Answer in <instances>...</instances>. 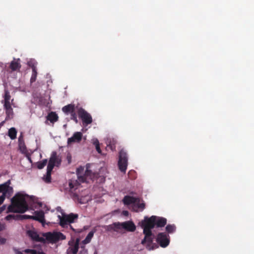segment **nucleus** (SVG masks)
I'll return each mask as SVG.
<instances>
[{"instance_id": "15", "label": "nucleus", "mask_w": 254, "mask_h": 254, "mask_svg": "<svg viewBox=\"0 0 254 254\" xmlns=\"http://www.w3.org/2000/svg\"><path fill=\"white\" fill-rule=\"evenodd\" d=\"M21 67V65L20 64V59H13V60L11 62L9 68L11 69L12 71H16L17 70H19Z\"/></svg>"}, {"instance_id": "26", "label": "nucleus", "mask_w": 254, "mask_h": 254, "mask_svg": "<svg viewBox=\"0 0 254 254\" xmlns=\"http://www.w3.org/2000/svg\"><path fill=\"white\" fill-rule=\"evenodd\" d=\"M37 75V68L36 66L32 67V74L30 78V82L31 83L36 81Z\"/></svg>"}, {"instance_id": "19", "label": "nucleus", "mask_w": 254, "mask_h": 254, "mask_svg": "<svg viewBox=\"0 0 254 254\" xmlns=\"http://www.w3.org/2000/svg\"><path fill=\"white\" fill-rule=\"evenodd\" d=\"M96 232V229L93 228L87 235L85 239L83 241V242L85 244L89 243L91 242L92 238H93L94 233Z\"/></svg>"}, {"instance_id": "14", "label": "nucleus", "mask_w": 254, "mask_h": 254, "mask_svg": "<svg viewBox=\"0 0 254 254\" xmlns=\"http://www.w3.org/2000/svg\"><path fill=\"white\" fill-rule=\"evenodd\" d=\"M123 230L128 232H134L136 229V226L131 221H127L122 222Z\"/></svg>"}, {"instance_id": "10", "label": "nucleus", "mask_w": 254, "mask_h": 254, "mask_svg": "<svg viewBox=\"0 0 254 254\" xmlns=\"http://www.w3.org/2000/svg\"><path fill=\"white\" fill-rule=\"evenodd\" d=\"M157 242L162 248H166L170 243V236L166 232L159 233L157 236Z\"/></svg>"}, {"instance_id": "30", "label": "nucleus", "mask_w": 254, "mask_h": 254, "mask_svg": "<svg viewBox=\"0 0 254 254\" xmlns=\"http://www.w3.org/2000/svg\"><path fill=\"white\" fill-rule=\"evenodd\" d=\"M10 95L9 91L7 90H4V101H10Z\"/></svg>"}, {"instance_id": "37", "label": "nucleus", "mask_w": 254, "mask_h": 254, "mask_svg": "<svg viewBox=\"0 0 254 254\" xmlns=\"http://www.w3.org/2000/svg\"><path fill=\"white\" fill-rule=\"evenodd\" d=\"M93 144L96 146V144H100L99 142L97 139L94 140Z\"/></svg>"}, {"instance_id": "9", "label": "nucleus", "mask_w": 254, "mask_h": 254, "mask_svg": "<svg viewBox=\"0 0 254 254\" xmlns=\"http://www.w3.org/2000/svg\"><path fill=\"white\" fill-rule=\"evenodd\" d=\"M62 111L66 115H70V119L76 123H78L77 115L75 113V106L73 104H69L62 108Z\"/></svg>"}, {"instance_id": "44", "label": "nucleus", "mask_w": 254, "mask_h": 254, "mask_svg": "<svg viewBox=\"0 0 254 254\" xmlns=\"http://www.w3.org/2000/svg\"><path fill=\"white\" fill-rule=\"evenodd\" d=\"M128 213V212L127 211H124V214H127Z\"/></svg>"}, {"instance_id": "2", "label": "nucleus", "mask_w": 254, "mask_h": 254, "mask_svg": "<svg viewBox=\"0 0 254 254\" xmlns=\"http://www.w3.org/2000/svg\"><path fill=\"white\" fill-rule=\"evenodd\" d=\"M28 209V206L25 199V196L17 193L11 199V204L8 206L6 213H23Z\"/></svg>"}, {"instance_id": "34", "label": "nucleus", "mask_w": 254, "mask_h": 254, "mask_svg": "<svg viewBox=\"0 0 254 254\" xmlns=\"http://www.w3.org/2000/svg\"><path fill=\"white\" fill-rule=\"evenodd\" d=\"M3 107L4 109L11 108V106L10 105V101H4Z\"/></svg>"}, {"instance_id": "41", "label": "nucleus", "mask_w": 254, "mask_h": 254, "mask_svg": "<svg viewBox=\"0 0 254 254\" xmlns=\"http://www.w3.org/2000/svg\"><path fill=\"white\" fill-rule=\"evenodd\" d=\"M27 158L30 162L32 163L31 157L29 155H27Z\"/></svg>"}, {"instance_id": "5", "label": "nucleus", "mask_w": 254, "mask_h": 254, "mask_svg": "<svg viewBox=\"0 0 254 254\" xmlns=\"http://www.w3.org/2000/svg\"><path fill=\"white\" fill-rule=\"evenodd\" d=\"M128 164V157L127 152L124 149H121L119 152L118 167L119 170L123 173H126Z\"/></svg>"}, {"instance_id": "39", "label": "nucleus", "mask_w": 254, "mask_h": 254, "mask_svg": "<svg viewBox=\"0 0 254 254\" xmlns=\"http://www.w3.org/2000/svg\"><path fill=\"white\" fill-rule=\"evenodd\" d=\"M1 209L2 212L6 208V205H3L2 206L0 207Z\"/></svg>"}, {"instance_id": "21", "label": "nucleus", "mask_w": 254, "mask_h": 254, "mask_svg": "<svg viewBox=\"0 0 254 254\" xmlns=\"http://www.w3.org/2000/svg\"><path fill=\"white\" fill-rule=\"evenodd\" d=\"M145 207V204L144 202H139V199L137 201V202L134 204L133 209L135 211H138V210H143Z\"/></svg>"}, {"instance_id": "36", "label": "nucleus", "mask_w": 254, "mask_h": 254, "mask_svg": "<svg viewBox=\"0 0 254 254\" xmlns=\"http://www.w3.org/2000/svg\"><path fill=\"white\" fill-rule=\"evenodd\" d=\"M96 149L99 153H101V150L100 148V144H96Z\"/></svg>"}, {"instance_id": "46", "label": "nucleus", "mask_w": 254, "mask_h": 254, "mask_svg": "<svg viewBox=\"0 0 254 254\" xmlns=\"http://www.w3.org/2000/svg\"><path fill=\"white\" fill-rule=\"evenodd\" d=\"M131 173H134V171H132V172H131V171H129V173H128V174H131Z\"/></svg>"}, {"instance_id": "3", "label": "nucleus", "mask_w": 254, "mask_h": 254, "mask_svg": "<svg viewBox=\"0 0 254 254\" xmlns=\"http://www.w3.org/2000/svg\"><path fill=\"white\" fill-rule=\"evenodd\" d=\"M77 175L79 182L84 183L88 181V180H92L94 178V174L86 167V170L84 172V168L80 167L77 169Z\"/></svg>"}, {"instance_id": "20", "label": "nucleus", "mask_w": 254, "mask_h": 254, "mask_svg": "<svg viewBox=\"0 0 254 254\" xmlns=\"http://www.w3.org/2000/svg\"><path fill=\"white\" fill-rule=\"evenodd\" d=\"M47 118L48 120L50 121L51 123H54L58 120L59 117L55 112H51L48 114Z\"/></svg>"}, {"instance_id": "47", "label": "nucleus", "mask_w": 254, "mask_h": 254, "mask_svg": "<svg viewBox=\"0 0 254 254\" xmlns=\"http://www.w3.org/2000/svg\"><path fill=\"white\" fill-rule=\"evenodd\" d=\"M2 212L1 209L0 208V213Z\"/></svg>"}, {"instance_id": "8", "label": "nucleus", "mask_w": 254, "mask_h": 254, "mask_svg": "<svg viewBox=\"0 0 254 254\" xmlns=\"http://www.w3.org/2000/svg\"><path fill=\"white\" fill-rule=\"evenodd\" d=\"M61 157L57 155L56 151L52 152L51 157L49 159V163L48 164L47 171L52 172L54 166H58L61 164Z\"/></svg>"}, {"instance_id": "18", "label": "nucleus", "mask_w": 254, "mask_h": 254, "mask_svg": "<svg viewBox=\"0 0 254 254\" xmlns=\"http://www.w3.org/2000/svg\"><path fill=\"white\" fill-rule=\"evenodd\" d=\"M35 215L33 216V220L38 221L41 223L44 221V213L43 211H35Z\"/></svg>"}, {"instance_id": "1", "label": "nucleus", "mask_w": 254, "mask_h": 254, "mask_svg": "<svg viewBox=\"0 0 254 254\" xmlns=\"http://www.w3.org/2000/svg\"><path fill=\"white\" fill-rule=\"evenodd\" d=\"M141 227L143 229L145 235L141 241L142 244L147 243L150 244L152 242V233L151 229L156 226V227H163L167 224V219L162 217L153 215L150 217L145 216L143 220L140 223Z\"/></svg>"}, {"instance_id": "7", "label": "nucleus", "mask_w": 254, "mask_h": 254, "mask_svg": "<svg viewBox=\"0 0 254 254\" xmlns=\"http://www.w3.org/2000/svg\"><path fill=\"white\" fill-rule=\"evenodd\" d=\"M44 237L49 242L55 243L60 240H65L66 237L61 232H48L44 234Z\"/></svg>"}, {"instance_id": "32", "label": "nucleus", "mask_w": 254, "mask_h": 254, "mask_svg": "<svg viewBox=\"0 0 254 254\" xmlns=\"http://www.w3.org/2000/svg\"><path fill=\"white\" fill-rule=\"evenodd\" d=\"M33 216L28 215H20V220L24 219H33Z\"/></svg>"}, {"instance_id": "16", "label": "nucleus", "mask_w": 254, "mask_h": 254, "mask_svg": "<svg viewBox=\"0 0 254 254\" xmlns=\"http://www.w3.org/2000/svg\"><path fill=\"white\" fill-rule=\"evenodd\" d=\"M138 198L129 195H126L124 197L123 201L125 205L133 204L134 205L137 202Z\"/></svg>"}, {"instance_id": "25", "label": "nucleus", "mask_w": 254, "mask_h": 254, "mask_svg": "<svg viewBox=\"0 0 254 254\" xmlns=\"http://www.w3.org/2000/svg\"><path fill=\"white\" fill-rule=\"evenodd\" d=\"M5 219L7 221H10L12 219L19 220H20V214H9L5 217Z\"/></svg>"}, {"instance_id": "29", "label": "nucleus", "mask_w": 254, "mask_h": 254, "mask_svg": "<svg viewBox=\"0 0 254 254\" xmlns=\"http://www.w3.org/2000/svg\"><path fill=\"white\" fill-rule=\"evenodd\" d=\"M51 172H49V171H47L46 175L45 177L44 178L45 182L47 183H49L51 182Z\"/></svg>"}, {"instance_id": "17", "label": "nucleus", "mask_w": 254, "mask_h": 254, "mask_svg": "<svg viewBox=\"0 0 254 254\" xmlns=\"http://www.w3.org/2000/svg\"><path fill=\"white\" fill-rule=\"evenodd\" d=\"M69 249L72 254H76L79 248V240L77 239L75 241L69 242Z\"/></svg>"}, {"instance_id": "4", "label": "nucleus", "mask_w": 254, "mask_h": 254, "mask_svg": "<svg viewBox=\"0 0 254 254\" xmlns=\"http://www.w3.org/2000/svg\"><path fill=\"white\" fill-rule=\"evenodd\" d=\"M78 214L72 213L69 214H62V216L59 215L60 219V225L63 228L67 227V225L70 223H73L75 219L78 218Z\"/></svg>"}, {"instance_id": "43", "label": "nucleus", "mask_w": 254, "mask_h": 254, "mask_svg": "<svg viewBox=\"0 0 254 254\" xmlns=\"http://www.w3.org/2000/svg\"><path fill=\"white\" fill-rule=\"evenodd\" d=\"M67 158H68V163H70V157H69L68 156H67Z\"/></svg>"}, {"instance_id": "27", "label": "nucleus", "mask_w": 254, "mask_h": 254, "mask_svg": "<svg viewBox=\"0 0 254 254\" xmlns=\"http://www.w3.org/2000/svg\"><path fill=\"white\" fill-rule=\"evenodd\" d=\"M47 163V159H44L42 161L38 162L37 163V168L39 169H42L46 165Z\"/></svg>"}, {"instance_id": "12", "label": "nucleus", "mask_w": 254, "mask_h": 254, "mask_svg": "<svg viewBox=\"0 0 254 254\" xmlns=\"http://www.w3.org/2000/svg\"><path fill=\"white\" fill-rule=\"evenodd\" d=\"M106 230L109 232H122L123 230L122 222H115L112 224L107 225L105 227Z\"/></svg>"}, {"instance_id": "11", "label": "nucleus", "mask_w": 254, "mask_h": 254, "mask_svg": "<svg viewBox=\"0 0 254 254\" xmlns=\"http://www.w3.org/2000/svg\"><path fill=\"white\" fill-rule=\"evenodd\" d=\"M12 190V188L6 183L0 185V205L3 202L6 194Z\"/></svg>"}, {"instance_id": "35", "label": "nucleus", "mask_w": 254, "mask_h": 254, "mask_svg": "<svg viewBox=\"0 0 254 254\" xmlns=\"http://www.w3.org/2000/svg\"><path fill=\"white\" fill-rule=\"evenodd\" d=\"M25 253L30 252L31 254H37L35 250H30L29 249H27L25 250ZM38 254H45L43 252L39 253Z\"/></svg>"}, {"instance_id": "33", "label": "nucleus", "mask_w": 254, "mask_h": 254, "mask_svg": "<svg viewBox=\"0 0 254 254\" xmlns=\"http://www.w3.org/2000/svg\"><path fill=\"white\" fill-rule=\"evenodd\" d=\"M18 142H19V146L20 148L22 147L23 148H25V146L24 144V142L23 140V138L22 136H20L18 138Z\"/></svg>"}, {"instance_id": "38", "label": "nucleus", "mask_w": 254, "mask_h": 254, "mask_svg": "<svg viewBox=\"0 0 254 254\" xmlns=\"http://www.w3.org/2000/svg\"><path fill=\"white\" fill-rule=\"evenodd\" d=\"M6 242V240L4 238H0V243L4 244Z\"/></svg>"}, {"instance_id": "42", "label": "nucleus", "mask_w": 254, "mask_h": 254, "mask_svg": "<svg viewBox=\"0 0 254 254\" xmlns=\"http://www.w3.org/2000/svg\"><path fill=\"white\" fill-rule=\"evenodd\" d=\"M111 148L112 150H113L114 149H115V146L114 145H111Z\"/></svg>"}, {"instance_id": "45", "label": "nucleus", "mask_w": 254, "mask_h": 254, "mask_svg": "<svg viewBox=\"0 0 254 254\" xmlns=\"http://www.w3.org/2000/svg\"><path fill=\"white\" fill-rule=\"evenodd\" d=\"M16 254H22V253L21 252H18Z\"/></svg>"}, {"instance_id": "24", "label": "nucleus", "mask_w": 254, "mask_h": 254, "mask_svg": "<svg viewBox=\"0 0 254 254\" xmlns=\"http://www.w3.org/2000/svg\"><path fill=\"white\" fill-rule=\"evenodd\" d=\"M17 131L14 127L10 128L8 130V136L11 139H14L16 137Z\"/></svg>"}, {"instance_id": "40", "label": "nucleus", "mask_w": 254, "mask_h": 254, "mask_svg": "<svg viewBox=\"0 0 254 254\" xmlns=\"http://www.w3.org/2000/svg\"><path fill=\"white\" fill-rule=\"evenodd\" d=\"M29 65L32 68V67L36 66L35 64L31 63H29Z\"/></svg>"}, {"instance_id": "31", "label": "nucleus", "mask_w": 254, "mask_h": 254, "mask_svg": "<svg viewBox=\"0 0 254 254\" xmlns=\"http://www.w3.org/2000/svg\"><path fill=\"white\" fill-rule=\"evenodd\" d=\"M5 110L6 114L8 117H10L13 115V109L11 107L9 108L5 109Z\"/></svg>"}, {"instance_id": "6", "label": "nucleus", "mask_w": 254, "mask_h": 254, "mask_svg": "<svg viewBox=\"0 0 254 254\" xmlns=\"http://www.w3.org/2000/svg\"><path fill=\"white\" fill-rule=\"evenodd\" d=\"M78 117L82 120L83 125L87 126L92 123L91 115L82 107L77 108Z\"/></svg>"}, {"instance_id": "28", "label": "nucleus", "mask_w": 254, "mask_h": 254, "mask_svg": "<svg viewBox=\"0 0 254 254\" xmlns=\"http://www.w3.org/2000/svg\"><path fill=\"white\" fill-rule=\"evenodd\" d=\"M79 185V184H78V183L77 182V181H71L69 183V186L71 189H76L77 188V186Z\"/></svg>"}, {"instance_id": "23", "label": "nucleus", "mask_w": 254, "mask_h": 254, "mask_svg": "<svg viewBox=\"0 0 254 254\" xmlns=\"http://www.w3.org/2000/svg\"><path fill=\"white\" fill-rule=\"evenodd\" d=\"M167 234H172L176 230V227L174 224H168L165 228Z\"/></svg>"}, {"instance_id": "22", "label": "nucleus", "mask_w": 254, "mask_h": 254, "mask_svg": "<svg viewBox=\"0 0 254 254\" xmlns=\"http://www.w3.org/2000/svg\"><path fill=\"white\" fill-rule=\"evenodd\" d=\"M28 233L29 236L32 239V240L38 242L41 241V238L36 232L29 231Z\"/></svg>"}, {"instance_id": "13", "label": "nucleus", "mask_w": 254, "mask_h": 254, "mask_svg": "<svg viewBox=\"0 0 254 254\" xmlns=\"http://www.w3.org/2000/svg\"><path fill=\"white\" fill-rule=\"evenodd\" d=\"M82 133L81 132H75L73 135L67 139V144L70 145L74 143H79L81 141L82 137Z\"/></svg>"}]
</instances>
